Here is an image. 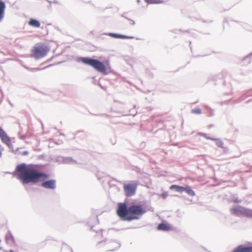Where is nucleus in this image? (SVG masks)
Wrapping results in <instances>:
<instances>
[{
    "label": "nucleus",
    "mask_w": 252,
    "mask_h": 252,
    "mask_svg": "<svg viewBox=\"0 0 252 252\" xmlns=\"http://www.w3.org/2000/svg\"><path fill=\"white\" fill-rule=\"evenodd\" d=\"M19 179L24 184L36 183L48 178V175L38 171L32 166L22 164L17 166Z\"/></svg>",
    "instance_id": "f257e3e1"
},
{
    "label": "nucleus",
    "mask_w": 252,
    "mask_h": 252,
    "mask_svg": "<svg viewBox=\"0 0 252 252\" xmlns=\"http://www.w3.org/2000/svg\"><path fill=\"white\" fill-rule=\"evenodd\" d=\"M145 212L141 205L132 204L127 207L125 203H119L117 210V215L122 220L125 221L138 219Z\"/></svg>",
    "instance_id": "f03ea898"
},
{
    "label": "nucleus",
    "mask_w": 252,
    "mask_h": 252,
    "mask_svg": "<svg viewBox=\"0 0 252 252\" xmlns=\"http://www.w3.org/2000/svg\"><path fill=\"white\" fill-rule=\"evenodd\" d=\"M81 61L83 63L92 66L99 72L105 74L107 73L106 66L109 65V62L107 61L104 62V64L98 60L89 58H82Z\"/></svg>",
    "instance_id": "7ed1b4c3"
},
{
    "label": "nucleus",
    "mask_w": 252,
    "mask_h": 252,
    "mask_svg": "<svg viewBox=\"0 0 252 252\" xmlns=\"http://www.w3.org/2000/svg\"><path fill=\"white\" fill-rule=\"evenodd\" d=\"M49 48L44 44H38L35 46L32 50V56L36 58L39 59L45 56Z\"/></svg>",
    "instance_id": "20e7f679"
},
{
    "label": "nucleus",
    "mask_w": 252,
    "mask_h": 252,
    "mask_svg": "<svg viewBox=\"0 0 252 252\" xmlns=\"http://www.w3.org/2000/svg\"><path fill=\"white\" fill-rule=\"evenodd\" d=\"M169 189L171 190L174 189L177 192L180 193H182L183 191H185L189 195L191 196H195V195L194 191L193 190H192L188 186L184 187L178 185H172L170 187Z\"/></svg>",
    "instance_id": "39448f33"
},
{
    "label": "nucleus",
    "mask_w": 252,
    "mask_h": 252,
    "mask_svg": "<svg viewBox=\"0 0 252 252\" xmlns=\"http://www.w3.org/2000/svg\"><path fill=\"white\" fill-rule=\"evenodd\" d=\"M137 184L135 183L126 184L124 185V189L127 196L133 195L136 191Z\"/></svg>",
    "instance_id": "423d86ee"
},
{
    "label": "nucleus",
    "mask_w": 252,
    "mask_h": 252,
    "mask_svg": "<svg viewBox=\"0 0 252 252\" xmlns=\"http://www.w3.org/2000/svg\"><path fill=\"white\" fill-rule=\"evenodd\" d=\"M41 186L45 189H55L56 188V181L55 180H50L41 184Z\"/></svg>",
    "instance_id": "0eeeda50"
},
{
    "label": "nucleus",
    "mask_w": 252,
    "mask_h": 252,
    "mask_svg": "<svg viewBox=\"0 0 252 252\" xmlns=\"http://www.w3.org/2000/svg\"><path fill=\"white\" fill-rule=\"evenodd\" d=\"M232 252H252V247H244L240 245L235 249Z\"/></svg>",
    "instance_id": "6e6552de"
},
{
    "label": "nucleus",
    "mask_w": 252,
    "mask_h": 252,
    "mask_svg": "<svg viewBox=\"0 0 252 252\" xmlns=\"http://www.w3.org/2000/svg\"><path fill=\"white\" fill-rule=\"evenodd\" d=\"M158 230L162 231H169L171 229V226L166 223H159L157 227Z\"/></svg>",
    "instance_id": "1a4fd4ad"
},
{
    "label": "nucleus",
    "mask_w": 252,
    "mask_h": 252,
    "mask_svg": "<svg viewBox=\"0 0 252 252\" xmlns=\"http://www.w3.org/2000/svg\"><path fill=\"white\" fill-rule=\"evenodd\" d=\"M5 4L4 2L0 0V21L4 18Z\"/></svg>",
    "instance_id": "9d476101"
},
{
    "label": "nucleus",
    "mask_w": 252,
    "mask_h": 252,
    "mask_svg": "<svg viewBox=\"0 0 252 252\" xmlns=\"http://www.w3.org/2000/svg\"><path fill=\"white\" fill-rule=\"evenodd\" d=\"M29 25L34 28H39L40 26V22L34 19H30L29 21Z\"/></svg>",
    "instance_id": "9b49d317"
},
{
    "label": "nucleus",
    "mask_w": 252,
    "mask_h": 252,
    "mask_svg": "<svg viewBox=\"0 0 252 252\" xmlns=\"http://www.w3.org/2000/svg\"><path fill=\"white\" fill-rule=\"evenodd\" d=\"M110 35L115 38H122V39H132L133 37L132 36H128L126 35H120V34H117L115 33H111Z\"/></svg>",
    "instance_id": "f8f14e48"
},
{
    "label": "nucleus",
    "mask_w": 252,
    "mask_h": 252,
    "mask_svg": "<svg viewBox=\"0 0 252 252\" xmlns=\"http://www.w3.org/2000/svg\"><path fill=\"white\" fill-rule=\"evenodd\" d=\"M205 138L207 139H210V140H213V141H217V140H219V142L217 143L219 147H221L222 148L223 147V143L219 139H217V138H211V137H205Z\"/></svg>",
    "instance_id": "ddd939ff"
},
{
    "label": "nucleus",
    "mask_w": 252,
    "mask_h": 252,
    "mask_svg": "<svg viewBox=\"0 0 252 252\" xmlns=\"http://www.w3.org/2000/svg\"><path fill=\"white\" fill-rule=\"evenodd\" d=\"M0 137L1 138L2 140L8 138L5 132L1 128H0Z\"/></svg>",
    "instance_id": "4468645a"
},
{
    "label": "nucleus",
    "mask_w": 252,
    "mask_h": 252,
    "mask_svg": "<svg viewBox=\"0 0 252 252\" xmlns=\"http://www.w3.org/2000/svg\"><path fill=\"white\" fill-rule=\"evenodd\" d=\"M191 113L195 114H200L201 110L200 108H195L191 110Z\"/></svg>",
    "instance_id": "2eb2a0df"
},
{
    "label": "nucleus",
    "mask_w": 252,
    "mask_h": 252,
    "mask_svg": "<svg viewBox=\"0 0 252 252\" xmlns=\"http://www.w3.org/2000/svg\"><path fill=\"white\" fill-rule=\"evenodd\" d=\"M161 1L160 0H152L150 2V3H161Z\"/></svg>",
    "instance_id": "dca6fc26"
},
{
    "label": "nucleus",
    "mask_w": 252,
    "mask_h": 252,
    "mask_svg": "<svg viewBox=\"0 0 252 252\" xmlns=\"http://www.w3.org/2000/svg\"><path fill=\"white\" fill-rule=\"evenodd\" d=\"M231 211L233 213H236L237 211V209L236 208H233L231 209Z\"/></svg>",
    "instance_id": "f3484780"
},
{
    "label": "nucleus",
    "mask_w": 252,
    "mask_h": 252,
    "mask_svg": "<svg viewBox=\"0 0 252 252\" xmlns=\"http://www.w3.org/2000/svg\"><path fill=\"white\" fill-rule=\"evenodd\" d=\"M162 196H163V197H165L167 196V194L166 193H163V194H162Z\"/></svg>",
    "instance_id": "a211bd4d"
},
{
    "label": "nucleus",
    "mask_w": 252,
    "mask_h": 252,
    "mask_svg": "<svg viewBox=\"0 0 252 252\" xmlns=\"http://www.w3.org/2000/svg\"><path fill=\"white\" fill-rule=\"evenodd\" d=\"M27 154H28V152H24V154H25V155H27Z\"/></svg>",
    "instance_id": "6ab92c4d"
},
{
    "label": "nucleus",
    "mask_w": 252,
    "mask_h": 252,
    "mask_svg": "<svg viewBox=\"0 0 252 252\" xmlns=\"http://www.w3.org/2000/svg\"><path fill=\"white\" fill-rule=\"evenodd\" d=\"M251 216H252V214H251Z\"/></svg>",
    "instance_id": "aec40b11"
}]
</instances>
